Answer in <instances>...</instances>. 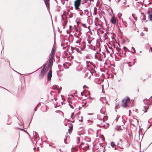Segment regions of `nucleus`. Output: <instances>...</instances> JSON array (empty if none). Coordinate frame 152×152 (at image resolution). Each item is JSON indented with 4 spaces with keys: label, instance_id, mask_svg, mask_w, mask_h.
Wrapping results in <instances>:
<instances>
[{
    "label": "nucleus",
    "instance_id": "obj_1",
    "mask_svg": "<svg viewBox=\"0 0 152 152\" xmlns=\"http://www.w3.org/2000/svg\"><path fill=\"white\" fill-rule=\"evenodd\" d=\"M130 101V99L128 97H127L126 98L123 99L122 100L121 105L124 107H126L128 103Z\"/></svg>",
    "mask_w": 152,
    "mask_h": 152
},
{
    "label": "nucleus",
    "instance_id": "obj_2",
    "mask_svg": "<svg viewBox=\"0 0 152 152\" xmlns=\"http://www.w3.org/2000/svg\"><path fill=\"white\" fill-rule=\"evenodd\" d=\"M46 72V70H45V68H42L41 70L40 73L39 75V77L40 79L43 78Z\"/></svg>",
    "mask_w": 152,
    "mask_h": 152
},
{
    "label": "nucleus",
    "instance_id": "obj_3",
    "mask_svg": "<svg viewBox=\"0 0 152 152\" xmlns=\"http://www.w3.org/2000/svg\"><path fill=\"white\" fill-rule=\"evenodd\" d=\"M52 71L50 69L49 70L48 72V73L47 75V78H48V81H49L51 78L52 76Z\"/></svg>",
    "mask_w": 152,
    "mask_h": 152
},
{
    "label": "nucleus",
    "instance_id": "obj_4",
    "mask_svg": "<svg viewBox=\"0 0 152 152\" xmlns=\"http://www.w3.org/2000/svg\"><path fill=\"white\" fill-rule=\"evenodd\" d=\"M81 1L79 0H77L74 1V6L80 7L81 5Z\"/></svg>",
    "mask_w": 152,
    "mask_h": 152
},
{
    "label": "nucleus",
    "instance_id": "obj_5",
    "mask_svg": "<svg viewBox=\"0 0 152 152\" xmlns=\"http://www.w3.org/2000/svg\"><path fill=\"white\" fill-rule=\"evenodd\" d=\"M111 22L112 23L114 24H116V18L114 17H112L111 19Z\"/></svg>",
    "mask_w": 152,
    "mask_h": 152
},
{
    "label": "nucleus",
    "instance_id": "obj_6",
    "mask_svg": "<svg viewBox=\"0 0 152 152\" xmlns=\"http://www.w3.org/2000/svg\"><path fill=\"white\" fill-rule=\"evenodd\" d=\"M53 61H51L49 60L48 64V67L49 68H50L51 69L52 67L53 64Z\"/></svg>",
    "mask_w": 152,
    "mask_h": 152
},
{
    "label": "nucleus",
    "instance_id": "obj_7",
    "mask_svg": "<svg viewBox=\"0 0 152 152\" xmlns=\"http://www.w3.org/2000/svg\"><path fill=\"white\" fill-rule=\"evenodd\" d=\"M72 50V51L75 49V50L77 51V52L80 53H82L81 51L78 48H76V47L74 48L72 46H71V47Z\"/></svg>",
    "mask_w": 152,
    "mask_h": 152
},
{
    "label": "nucleus",
    "instance_id": "obj_8",
    "mask_svg": "<svg viewBox=\"0 0 152 152\" xmlns=\"http://www.w3.org/2000/svg\"><path fill=\"white\" fill-rule=\"evenodd\" d=\"M45 2V3L46 5V6L48 9L50 7V4L49 2H48L49 0H44Z\"/></svg>",
    "mask_w": 152,
    "mask_h": 152
},
{
    "label": "nucleus",
    "instance_id": "obj_9",
    "mask_svg": "<svg viewBox=\"0 0 152 152\" xmlns=\"http://www.w3.org/2000/svg\"><path fill=\"white\" fill-rule=\"evenodd\" d=\"M152 13V8L149 7L148 10L147 11V14L148 15V16H149V14H151V13Z\"/></svg>",
    "mask_w": 152,
    "mask_h": 152
},
{
    "label": "nucleus",
    "instance_id": "obj_10",
    "mask_svg": "<svg viewBox=\"0 0 152 152\" xmlns=\"http://www.w3.org/2000/svg\"><path fill=\"white\" fill-rule=\"evenodd\" d=\"M84 12L85 15L88 16V18L90 16L89 15V12L88 9H86L84 10Z\"/></svg>",
    "mask_w": 152,
    "mask_h": 152
},
{
    "label": "nucleus",
    "instance_id": "obj_11",
    "mask_svg": "<svg viewBox=\"0 0 152 152\" xmlns=\"http://www.w3.org/2000/svg\"><path fill=\"white\" fill-rule=\"evenodd\" d=\"M123 49H124V52H125L124 54V57H125L126 56V50H127L128 51H129V52L130 51V50H128L126 47L125 46H124V47H123Z\"/></svg>",
    "mask_w": 152,
    "mask_h": 152
},
{
    "label": "nucleus",
    "instance_id": "obj_12",
    "mask_svg": "<svg viewBox=\"0 0 152 152\" xmlns=\"http://www.w3.org/2000/svg\"><path fill=\"white\" fill-rule=\"evenodd\" d=\"M82 43L83 44V46L82 48H81V50H83L86 47V45L85 44V42H82Z\"/></svg>",
    "mask_w": 152,
    "mask_h": 152
},
{
    "label": "nucleus",
    "instance_id": "obj_13",
    "mask_svg": "<svg viewBox=\"0 0 152 152\" xmlns=\"http://www.w3.org/2000/svg\"><path fill=\"white\" fill-rule=\"evenodd\" d=\"M123 128H121V126H117L116 127V129L117 130H123Z\"/></svg>",
    "mask_w": 152,
    "mask_h": 152
},
{
    "label": "nucleus",
    "instance_id": "obj_14",
    "mask_svg": "<svg viewBox=\"0 0 152 152\" xmlns=\"http://www.w3.org/2000/svg\"><path fill=\"white\" fill-rule=\"evenodd\" d=\"M54 57V55L50 54V58L49 59V60L53 61V59Z\"/></svg>",
    "mask_w": 152,
    "mask_h": 152
},
{
    "label": "nucleus",
    "instance_id": "obj_15",
    "mask_svg": "<svg viewBox=\"0 0 152 152\" xmlns=\"http://www.w3.org/2000/svg\"><path fill=\"white\" fill-rule=\"evenodd\" d=\"M97 9L96 7H94V12L93 14L94 15H96L97 14Z\"/></svg>",
    "mask_w": 152,
    "mask_h": 152
},
{
    "label": "nucleus",
    "instance_id": "obj_16",
    "mask_svg": "<svg viewBox=\"0 0 152 152\" xmlns=\"http://www.w3.org/2000/svg\"><path fill=\"white\" fill-rule=\"evenodd\" d=\"M55 48H54L53 47V48L51 51L50 53V54H53L54 55L55 52Z\"/></svg>",
    "mask_w": 152,
    "mask_h": 152
},
{
    "label": "nucleus",
    "instance_id": "obj_17",
    "mask_svg": "<svg viewBox=\"0 0 152 152\" xmlns=\"http://www.w3.org/2000/svg\"><path fill=\"white\" fill-rule=\"evenodd\" d=\"M148 107H147L145 106H144V110H143V111H144L145 113H146L147 111V110L148 109Z\"/></svg>",
    "mask_w": 152,
    "mask_h": 152
},
{
    "label": "nucleus",
    "instance_id": "obj_18",
    "mask_svg": "<svg viewBox=\"0 0 152 152\" xmlns=\"http://www.w3.org/2000/svg\"><path fill=\"white\" fill-rule=\"evenodd\" d=\"M67 23V22L66 20H64L62 24V25L64 26L63 27V28H65V26L66 25Z\"/></svg>",
    "mask_w": 152,
    "mask_h": 152
},
{
    "label": "nucleus",
    "instance_id": "obj_19",
    "mask_svg": "<svg viewBox=\"0 0 152 152\" xmlns=\"http://www.w3.org/2000/svg\"><path fill=\"white\" fill-rule=\"evenodd\" d=\"M148 18L149 19V20L151 21H152V13L151 14L149 15V16H148Z\"/></svg>",
    "mask_w": 152,
    "mask_h": 152
},
{
    "label": "nucleus",
    "instance_id": "obj_20",
    "mask_svg": "<svg viewBox=\"0 0 152 152\" xmlns=\"http://www.w3.org/2000/svg\"><path fill=\"white\" fill-rule=\"evenodd\" d=\"M110 145L111 147L113 148H114V146H115V145L114 143V142H111Z\"/></svg>",
    "mask_w": 152,
    "mask_h": 152
},
{
    "label": "nucleus",
    "instance_id": "obj_21",
    "mask_svg": "<svg viewBox=\"0 0 152 152\" xmlns=\"http://www.w3.org/2000/svg\"><path fill=\"white\" fill-rule=\"evenodd\" d=\"M132 48L133 49V50H134V52H133L132 51H131V53L132 54H133L134 53H136V50H135V49L133 47H132Z\"/></svg>",
    "mask_w": 152,
    "mask_h": 152
},
{
    "label": "nucleus",
    "instance_id": "obj_22",
    "mask_svg": "<svg viewBox=\"0 0 152 152\" xmlns=\"http://www.w3.org/2000/svg\"><path fill=\"white\" fill-rule=\"evenodd\" d=\"M71 125L69 127V128L68 129V130L69 131H72L73 129V126L72 124H71Z\"/></svg>",
    "mask_w": 152,
    "mask_h": 152
},
{
    "label": "nucleus",
    "instance_id": "obj_23",
    "mask_svg": "<svg viewBox=\"0 0 152 152\" xmlns=\"http://www.w3.org/2000/svg\"><path fill=\"white\" fill-rule=\"evenodd\" d=\"M122 21H123V23L124 24L125 26L126 27H127V25H126V24H127L126 22L125 21H123V20H122Z\"/></svg>",
    "mask_w": 152,
    "mask_h": 152
},
{
    "label": "nucleus",
    "instance_id": "obj_24",
    "mask_svg": "<svg viewBox=\"0 0 152 152\" xmlns=\"http://www.w3.org/2000/svg\"><path fill=\"white\" fill-rule=\"evenodd\" d=\"M39 103L37 104V105L35 107V108L34 109V112H35V111H37V107H38V105H39Z\"/></svg>",
    "mask_w": 152,
    "mask_h": 152
},
{
    "label": "nucleus",
    "instance_id": "obj_25",
    "mask_svg": "<svg viewBox=\"0 0 152 152\" xmlns=\"http://www.w3.org/2000/svg\"><path fill=\"white\" fill-rule=\"evenodd\" d=\"M115 60L116 61H119L121 59V58H119L116 57H115Z\"/></svg>",
    "mask_w": 152,
    "mask_h": 152
},
{
    "label": "nucleus",
    "instance_id": "obj_26",
    "mask_svg": "<svg viewBox=\"0 0 152 152\" xmlns=\"http://www.w3.org/2000/svg\"><path fill=\"white\" fill-rule=\"evenodd\" d=\"M96 47L97 48H99L100 47V44L99 43H98L96 44Z\"/></svg>",
    "mask_w": 152,
    "mask_h": 152
},
{
    "label": "nucleus",
    "instance_id": "obj_27",
    "mask_svg": "<svg viewBox=\"0 0 152 152\" xmlns=\"http://www.w3.org/2000/svg\"><path fill=\"white\" fill-rule=\"evenodd\" d=\"M73 17V15L72 12L69 15V18H72Z\"/></svg>",
    "mask_w": 152,
    "mask_h": 152
},
{
    "label": "nucleus",
    "instance_id": "obj_28",
    "mask_svg": "<svg viewBox=\"0 0 152 152\" xmlns=\"http://www.w3.org/2000/svg\"><path fill=\"white\" fill-rule=\"evenodd\" d=\"M74 35L76 37H77V38L79 39L80 38L79 35L78 36L77 34L76 33H75L74 34Z\"/></svg>",
    "mask_w": 152,
    "mask_h": 152
},
{
    "label": "nucleus",
    "instance_id": "obj_29",
    "mask_svg": "<svg viewBox=\"0 0 152 152\" xmlns=\"http://www.w3.org/2000/svg\"><path fill=\"white\" fill-rule=\"evenodd\" d=\"M69 105L70 106V107L71 108H72V109L74 108V107H73V106H72V105L71 104H70V103H69Z\"/></svg>",
    "mask_w": 152,
    "mask_h": 152
},
{
    "label": "nucleus",
    "instance_id": "obj_30",
    "mask_svg": "<svg viewBox=\"0 0 152 152\" xmlns=\"http://www.w3.org/2000/svg\"><path fill=\"white\" fill-rule=\"evenodd\" d=\"M46 64H45V63L43 65V67L42 68H45V70H46Z\"/></svg>",
    "mask_w": 152,
    "mask_h": 152
},
{
    "label": "nucleus",
    "instance_id": "obj_31",
    "mask_svg": "<svg viewBox=\"0 0 152 152\" xmlns=\"http://www.w3.org/2000/svg\"><path fill=\"white\" fill-rule=\"evenodd\" d=\"M103 108H104L103 107H102V109H101L100 110V113H102V114H105V113L104 112H103L102 111V109H103Z\"/></svg>",
    "mask_w": 152,
    "mask_h": 152
},
{
    "label": "nucleus",
    "instance_id": "obj_32",
    "mask_svg": "<svg viewBox=\"0 0 152 152\" xmlns=\"http://www.w3.org/2000/svg\"><path fill=\"white\" fill-rule=\"evenodd\" d=\"M123 148H118V150L120 151H123Z\"/></svg>",
    "mask_w": 152,
    "mask_h": 152
},
{
    "label": "nucleus",
    "instance_id": "obj_33",
    "mask_svg": "<svg viewBox=\"0 0 152 152\" xmlns=\"http://www.w3.org/2000/svg\"><path fill=\"white\" fill-rule=\"evenodd\" d=\"M81 119H79V121H80V122H83V117L82 116H81Z\"/></svg>",
    "mask_w": 152,
    "mask_h": 152
},
{
    "label": "nucleus",
    "instance_id": "obj_34",
    "mask_svg": "<svg viewBox=\"0 0 152 152\" xmlns=\"http://www.w3.org/2000/svg\"><path fill=\"white\" fill-rule=\"evenodd\" d=\"M75 6V9L76 10H78V9H79V7L76 6Z\"/></svg>",
    "mask_w": 152,
    "mask_h": 152
},
{
    "label": "nucleus",
    "instance_id": "obj_35",
    "mask_svg": "<svg viewBox=\"0 0 152 152\" xmlns=\"http://www.w3.org/2000/svg\"><path fill=\"white\" fill-rule=\"evenodd\" d=\"M116 49L117 50V51L118 52L120 51L121 50V49L120 48H118V47H117L116 48Z\"/></svg>",
    "mask_w": 152,
    "mask_h": 152
},
{
    "label": "nucleus",
    "instance_id": "obj_36",
    "mask_svg": "<svg viewBox=\"0 0 152 152\" xmlns=\"http://www.w3.org/2000/svg\"><path fill=\"white\" fill-rule=\"evenodd\" d=\"M77 140L78 141V143H79L80 142V138L79 137H77Z\"/></svg>",
    "mask_w": 152,
    "mask_h": 152
},
{
    "label": "nucleus",
    "instance_id": "obj_37",
    "mask_svg": "<svg viewBox=\"0 0 152 152\" xmlns=\"http://www.w3.org/2000/svg\"><path fill=\"white\" fill-rule=\"evenodd\" d=\"M143 19H142V20H145V19H146V17L145 16V15H143Z\"/></svg>",
    "mask_w": 152,
    "mask_h": 152
},
{
    "label": "nucleus",
    "instance_id": "obj_38",
    "mask_svg": "<svg viewBox=\"0 0 152 152\" xmlns=\"http://www.w3.org/2000/svg\"><path fill=\"white\" fill-rule=\"evenodd\" d=\"M64 15V14H63V15H61V19H62L63 20H64H64H64V18H63V15Z\"/></svg>",
    "mask_w": 152,
    "mask_h": 152
},
{
    "label": "nucleus",
    "instance_id": "obj_39",
    "mask_svg": "<svg viewBox=\"0 0 152 152\" xmlns=\"http://www.w3.org/2000/svg\"><path fill=\"white\" fill-rule=\"evenodd\" d=\"M23 128H18V129H20V130H22V131H24L25 132V130H24L23 129Z\"/></svg>",
    "mask_w": 152,
    "mask_h": 152
},
{
    "label": "nucleus",
    "instance_id": "obj_40",
    "mask_svg": "<svg viewBox=\"0 0 152 152\" xmlns=\"http://www.w3.org/2000/svg\"><path fill=\"white\" fill-rule=\"evenodd\" d=\"M82 26H83V27H84L85 28H87V27L86 26V24H84V23H83L82 24Z\"/></svg>",
    "mask_w": 152,
    "mask_h": 152
},
{
    "label": "nucleus",
    "instance_id": "obj_41",
    "mask_svg": "<svg viewBox=\"0 0 152 152\" xmlns=\"http://www.w3.org/2000/svg\"><path fill=\"white\" fill-rule=\"evenodd\" d=\"M140 35L141 36H143L144 35V34L142 32L141 33Z\"/></svg>",
    "mask_w": 152,
    "mask_h": 152
},
{
    "label": "nucleus",
    "instance_id": "obj_42",
    "mask_svg": "<svg viewBox=\"0 0 152 152\" xmlns=\"http://www.w3.org/2000/svg\"><path fill=\"white\" fill-rule=\"evenodd\" d=\"M132 17H133V18L134 19V20H137V18H135L133 15V14H132Z\"/></svg>",
    "mask_w": 152,
    "mask_h": 152
},
{
    "label": "nucleus",
    "instance_id": "obj_43",
    "mask_svg": "<svg viewBox=\"0 0 152 152\" xmlns=\"http://www.w3.org/2000/svg\"><path fill=\"white\" fill-rule=\"evenodd\" d=\"M79 31H80V34H81V31L82 30H81V28H79Z\"/></svg>",
    "mask_w": 152,
    "mask_h": 152
},
{
    "label": "nucleus",
    "instance_id": "obj_44",
    "mask_svg": "<svg viewBox=\"0 0 152 152\" xmlns=\"http://www.w3.org/2000/svg\"><path fill=\"white\" fill-rule=\"evenodd\" d=\"M88 70L91 73L92 75H93V73L89 69H88Z\"/></svg>",
    "mask_w": 152,
    "mask_h": 152
},
{
    "label": "nucleus",
    "instance_id": "obj_45",
    "mask_svg": "<svg viewBox=\"0 0 152 152\" xmlns=\"http://www.w3.org/2000/svg\"><path fill=\"white\" fill-rule=\"evenodd\" d=\"M79 14H80V16H82L83 15V12H82V13L80 12L79 13Z\"/></svg>",
    "mask_w": 152,
    "mask_h": 152
},
{
    "label": "nucleus",
    "instance_id": "obj_46",
    "mask_svg": "<svg viewBox=\"0 0 152 152\" xmlns=\"http://www.w3.org/2000/svg\"><path fill=\"white\" fill-rule=\"evenodd\" d=\"M74 113H72L71 115V117L72 118V117H73V116L74 115Z\"/></svg>",
    "mask_w": 152,
    "mask_h": 152
},
{
    "label": "nucleus",
    "instance_id": "obj_47",
    "mask_svg": "<svg viewBox=\"0 0 152 152\" xmlns=\"http://www.w3.org/2000/svg\"><path fill=\"white\" fill-rule=\"evenodd\" d=\"M87 41H88V44H90L91 43V41H89L88 39H87Z\"/></svg>",
    "mask_w": 152,
    "mask_h": 152
},
{
    "label": "nucleus",
    "instance_id": "obj_48",
    "mask_svg": "<svg viewBox=\"0 0 152 152\" xmlns=\"http://www.w3.org/2000/svg\"><path fill=\"white\" fill-rule=\"evenodd\" d=\"M102 125V126H101L103 127H105V124H101Z\"/></svg>",
    "mask_w": 152,
    "mask_h": 152
},
{
    "label": "nucleus",
    "instance_id": "obj_49",
    "mask_svg": "<svg viewBox=\"0 0 152 152\" xmlns=\"http://www.w3.org/2000/svg\"><path fill=\"white\" fill-rule=\"evenodd\" d=\"M0 88H4V89H5L6 90H7V91H8V90H7V89H5V88H3V87H1V86H0Z\"/></svg>",
    "mask_w": 152,
    "mask_h": 152
},
{
    "label": "nucleus",
    "instance_id": "obj_50",
    "mask_svg": "<svg viewBox=\"0 0 152 152\" xmlns=\"http://www.w3.org/2000/svg\"><path fill=\"white\" fill-rule=\"evenodd\" d=\"M64 142L66 144H67V142H66V140H65V139H64Z\"/></svg>",
    "mask_w": 152,
    "mask_h": 152
},
{
    "label": "nucleus",
    "instance_id": "obj_51",
    "mask_svg": "<svg viewBox=\"0 0 152 152\" xmlns=\"http://www.w3.org/2000/svg\"><path fill=\"white\" fill-rule=\"evenodd\" d=\"M93 66H94V68H96V65L95 64H93Z\"/></svg>",
    "mask_w": 152,
    "mask_h": 152
},
{
    "label": "nucleus",
    "instance_id": "obj_52",
    "mask_svg": "<svg viewBox=\"0 0 152 152\" xmlns=\"http://www.w3.org/2000/svg\"><path fill=\"white\" fill-rule=\"evenodd\" d=\"M35 135L37 136V135L38 134V133L36 132H35Z\"/></svg>",
    "mask_w": 152,
    "mask_h": 152
},
{
    "label": "nucleus",
    "instance_id": "obj_53",
    "mask_svg": "<svg viewBox=\"0 0 152 152\" xmlns=\"http://www.w3.org/2000/svg\"><path fill=\"white\" fill-rule=\"evenodd\" d=\"M90 61H86V63L87 64H88L90 62Z\"/></svg>",
    "mask_w": 152,
    "mask_h": 152
},
{
    "label": "nucleus",
    "instance_id": "obj_54",
    "mask_svg": "<svg viewBox=\"0 0 152 152\" xmlns=\"http://www.w3.org/2000/svg\"><path fill=\"white\" fill-rule=\"evenodd\" d=\"M90 63L91 65H93L94 64L92 62H90Z\"/></svg>",
    "mask_w": 152,
    "mask_h": 152
},
{
    "label": "nucleus",
    "instance_id": "obj_55",
    "mask_svg": "<svg viewBox=\"0 0 152 152\" xmlns=\"http://www.w3.org/2000/svg\"><path fill=\"white\" fill-rule=\"evenodd\" d=\"M117 54H118V56H119L120 57H122V56L121 54H118V53H117Z\"/></svg>",
    "mask_w": 152,
    "mask_h": 152
},
{
    "label": "nucleus",
    "instance_id": "obj_56",
    "mask_svg": "<svg viewBox=\"0 0 152 152\" xmlns=\"http://www.w3.org/2000/svg\"><path fill=\"white\" fill-rule=\"evenodd\" d=\"M131 111L130 110H129V115L130 116V113H131Z\"/></svg>",
    "mask_w": 152,
    "mask_h": 152
},
{
    "label": "nucleus",
    "instance_id": "obj_57",
    "mask_svg": "<svg viewBox=\"0 0 152 152\" xmlns=\"http://www.w3.org/2000/svg\"><path fill=\"white\" fill-rule=\"evenodd\" d=\"M114 149L115 150H118V148H117L116 147H115V148H114Z\"/></svg>",
    "mask_w": 152,
    "mask_h": 152
},
{
    "label": "nucleus",
    "instance_id": "obj_58",
    "mask_svg": "<svg viewBox=\"0 0 152 152\" xmlns=\"http://www.w3.org/2000/svg\"><path fill=\"white\" fill-rule=\"evenodd\" d=\"M149 101H150L151 103H152V99H150L149 100Z\"/></svg>",
    "mask_w": 152,
    "mask_h": 152
},
{
    "label": "nucleus",
    "instance_id": "obj_59",
    "mask_svg": "<svg viewBox=\"0 0 152 152\" xmlns=\"http://www.w3.org/2000/svg\"><path fill=\"white\" fill-rule=\"evenodd\" d=\"M150 49L151 50V52L152 53V47H151L150 48Z\"/></svg>",
    "mask_w": 152,
    "mask_h": 152
},
{
    "label": "nucleus",
    "instance_id": "obj_60",
    "mask_svg": "<svg viewBox=\"0 0 152 152\" xmlns=\"http://www.w3.org/2000/svg\"><path fill=\"white\" fill-rule=\"evenodd\" d=\"M84 143L83 142H82L81 143L80 145H82L84 144Z\"/></svg>",
    "mask_w": 152,
    "mask_h": 152
},
{
    "label": "nucleus",
    "instance_id": "obj_61",
    "mask_svg": "<svg viewBox=\"0 0 152 152\" xmlns=\"http://www.w3.org/2000/svg\"><path fill=\"white\" fill-rule=\"evenodd\" d=\"M76 23H77V25L78 26V25H79V23H78V22H77L76 21Z\"/></svg>",
    "mask_w": 152,
    "mask_h": 152
},
{
    "label": "nucleus",
    "instance_id": "obj_62",
    "mask_svg": "<svg viewBox=\"0 0 152 152\" xmlns=\"http://www.w3.org/2000/svg\"><path fill=\"white\" fill-rule=\"evenodd\" d=\"M96 54H100L98 52H97L96 53H95V55Z\"/></svg>",
    "mask_w": 152,
    "mask_h": 152
},
{
    "label": "nucleus",
    "instance_id": "obj_63",
    "mask_svg": "<svg viewBox=\"0 0 152 152\" xmlns=\"http://www.w3.org/2000/svg\"><path fill=\"white\" fill-rule=\"evenodd\" d=\"M120 141L121 142H123V140L121 139H120Z\"/></svg>",
    "mask_w": 152,
    "mask_h": 152
},
{
    "label": "nucleus",
    "instance_id": "obj_64",
    "mask_svg": "<svg viewBox=\"0 0 152 152\" xmlns=\"http://www.w3.org/2000/svg\"><path fill=\"white\" fill-rule=\"evenodd\" d=\"M66 48V47H63V50H65Z\"/></svg>",
    "mask_w": 152,
    "mask_h": 152
}]
</instances>
